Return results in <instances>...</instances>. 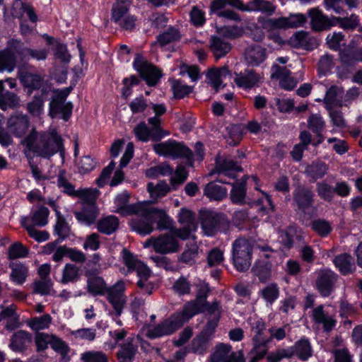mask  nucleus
<instances>
[{"instance_id": "nucleus-48", "label": "nucleus", "mask_w": 362, "mask_h": 362, "mask_svg": "<svg viewBox=\"0 0 362 362\" xmlns=\"http://www.w3.org/2000/svg\"><path fill=\"white\" fill-rule=\"evenodd\" d=\"M136 351V346L131 341L123 344L117 354L118 362H132Z\"/></svg>"}, {"instance_id": "nucleus-61", "label": "nucleus", "mask_w": 362, "mask_h": 362, "mask_svg": "<svg viewBox=\"0 0 362 362\" xmlns=\"http://www.w3.org/2000/svg\"><path fill=\"white\" fill-rule=\"evenodd\" d=\"M316 192L317 195L326 202H332L334 199V187L325 181L319 182L316 184Z\"/></svg>"}, {"instance_id": "nucleus-8", "label": "nucleus", "mask_w": 362, "mask_h": 362, "mask_svg": "<svg viewBox=\"0 0 362 362\" xmlns=\"http://www.w3.org/2000/svg\"><path fill=\"white\" fill-rule=\"evenodd\" d=\"M202 228L205 235L213 236L218 232L223 230L228 226V221L220 214L207 210L200 211Z\"/></svg>"}, {"instance_id": "nucleus-25", "label": "nucleus", "mask_w": 362, "mask_h": 362, "mask_svg": "<svg viewBox=\"0 0 362 362\" xmlns=\"http://www.w3.org/2000/svg\"><path fill=\"white\" fill-rule=\"evenodd\" d=\"M253 347L247 354L250 362H257L267 354L270 339H258L252 337Z\"/></svg>"}, {"instance_id": "nucleus-38", "label": "nucleus", "mask_w": 362, "mask_h": 362, "mask_svg": "<svg viewBox=\"0 0 362 362\" xmlns=\"http://www.w3.org/2000/svg\"><path fill=\"white\" fill-rule=\"evenodd\" d=\"M151 217L153 220V224L157 223V228L159 230L169 229L173 226V221L163 209L151 207Z\"/></svg>"}, {"instance_id": "nucleus-45", "label": "nucleus", "mask_w": 362, "mask_h": 362, "mask_svg": "<svg viewBox=\"0 0 362 362\" xmlns=\"http://www.w3.org/2000/svg\"><path fill=\"white\" fill-rule=\"evenodd\" d=\"M131 4L129 0H117L112 8V18L117 23L129 15L128 11Z\"/></svg>"}, {"instance_id": "nucleus-24", "label": "nucleus", "mask_w": 362, "mask_h": 362, "mask_svg": "<svg viewBox=\"0 0 362 362\" xmlns=\"http://www.w3.org/2000/svg\"><path fill=\"white\" fill-rule=\"evenodd\" d=\"M74 216L77 221L85 226H90L95 222L98 216V210L95 203H84L82 209L75 211Z\"/></svg>"}, {"instance_id": "nucleus-41", "label": "nucleus", "mask_w": 362, "mask_h": 362, "mask_svg": "<svg viewBox=\"0 0 362 362\" xmlns=\"http://www.w3.org/2000/svg\"><path fill=\"white\" fill-rule=\"evenodd\" d=\"M88 291L93 296H102L105 294L107 290L106 284L103 279L98 276L86 274Z\"/></svg>"}, {"instance_id": "nucleus-47", "label": "nucleus", "mask_w": 362, "mask_h": 362, "mask_svg": "<svg viewBox=\"0 0 362 362\" xmlns=\"http://www.w3.org/2000/svg\"><path fill=\"white\" fill-rule=\"evenodd\" d=\"M49 346L57 354L61 356L64 361H69L70 360L69 356L70 348L67 343L62 338L53 334Z\"/></svg>"}, {"instance_id": "nucleus-12", "label": "nucleus", "mask_w": 362, "mask_h": 362, "mask_svg": "<svg viewBox=\"0 0 362 362\" xmlns=\"http://www.w3.org/2000/svg\"><path fill=\"white\" fill-rule=\"evenodd\" d=\"M133 66L150 86H155L161 76L159 70L148 63L141 54H136Z\"/></svg>"}, {"instance_id": "nucleus-4", "label": "nucleus", "mask_w": 362, "mask_h": 362, "mask_svg": "<svg viewBox=\"0 0 362 362\" xmlns=\"http://www.w3.org/2000/svg\"><path fill=\"white\" fill-rule=\"evenodd\" d=\"M252 245L244 238L236 239L232 245V258L235 269L241 272L249 269L251 266Z\"/></svg>"}, {"instance_id": "nucleus-53", "label": "nucleus", "mask_w": 362, "mask_h": 362, "mask_svg": "<svg viewBox=\"0 0 362 362\" xmlns=\"http://www.w3.org/2000/svg\"><path fill=\"white\" fill-rule=\"evenodd\" d=\"M334 26L339 25L340 28L344 30H353L359 24L358 16L354 13L346 17L334 16Z\"/></svg>"}, {"instance_id": "nucleus-6", "label": "nucleus", "mask_w": 362, "mask_h": 362, "mask_svg": "<svg viewBox=\"0 0 362 362\" xmlns=\"http://www.w3.org/2000/svg\"><path fill=\"white\" fill-rule=\"evenodd\" d=\"M306 21V16L302 13H291L287 17L276 18H258V22L262 23V28L269 31L272 30L296 28L303 26Z\"/></svg>"}, {"instance_id": "nucleus-56", "label": "nucleus", "mask_w": 362, "mask_h": 362, "mask_svg": "<svg viewBox=\"0 0 362 362\" xmlns=\"http://www.w3.org/2000/svg\"><path fill=\"white\" fill-rule=\"evenodd\" d=\"M180 38V34L179 30L175 28H169L157 37V42L163 47L177 41Z\"/></svg>"}, {"instance_id": "nucleus-17", "label": "nucleus", "mask_w": 362, "mask_h": 362, "mask_svg": "<svg viewBox=\"0 0 362 362\" xmlns=\"http://www.w3.org/2000/svg\"><path fill=\"white\" fill-rule=\"evenodd\" d=\"M206 311L207 313V322L202 333L211 337L218 325L222 308L220 303L217 300H214L211 304L207 305Z\"/></svg>"}, {"instance_id": "nucleus-7", "label": "nucleus", "mask_w": 362, "mask_h": 362, "mask_svg": "<svg viewBox=\"0 0 362 362\" xmlns=\"http://www.w3.org/2000/svg\"><path fill=\"white\" fill-rule=\"evenodd\" d=\"M155 152L164 157L172 158H185L192 161V152L182 143L169 139L166 141L156 144L153 146Z\"/></svg>"}, {"instance_id": "nucleus-32", "label": "nucleus", "mask_w": 362, "mask_h": 362, "mask_svg": "<svg viewBox=\"0 0 362 362\" xmlns=\"http://www.w3.org/2000/svg\"><path fill=\"white\" fill-rule=\"evenodd\" d=\"M313 198V192L310 189L306 187H299L293 194V199L295 202L298 207L303 211L312 206L314 200Z\"/></svg>"}, {"instance_id": "nucleus-50", "label": "nucleus", "mask_w": 362, "mask_h": 362, "mask_svg": "<svg viewBox=\"0 0 362 362\" xmlns=\"http://www.w3.org/2000/svg\"><path fill=\"white\" fill-rule=\"evenodd\" d=\"M52 322V317L49 314H45L39 317L31 318L28 322V325L33 331L39 332L40 330L48 329Z\"/></svg>"}, {"instance_id": "nucleus-21", "label": "nucleus", "mask_w": 362, "mask_h": 362, "mask_svg": "<svg viewBox=\"0 0 362 362\" xmlns=\"http://www.w3.org/2000/svg\"><path fill=\"white\" fill-rule=\"evenodd\" d=\"M337 274L331 270L322 272L316 281L317 289L323 297H328L334 290Z\"/></svg>"}, {"instance_id": "nucleus-16", "label": "nucleus", "mask_w": 362, "mask_h": 362, "mask_svg": "<svg viewBox=\"0 0 362 362\" xmlns=\"http://www.w3.org/2000/svg\"><path fill=\"white\" fill-rule=\"evenodd\" d=\"M209 303H204L198 300H194L185 303L182 310L175 313L173 317L177 322H180V327L195 315L202 313L206 308Z\"/></svg>"}, {"instance_id": "nucleus-59", "label": "nucleus", "mask_w": 362, "mask_h": 362, "mask_svg": "<svg viewBox=\"0 0 362 362\" xmlns=\"http://www.w3.org/2000/svg\"><path fill=\"white\" fill-rule=\"evenodd\" d=\"M80 362H108V356L100 351H87L81 354Z\"/></svg>"}, {"instance_id": "nucleus-40", "label": "nucleus", "mask_w": 362, "mask_h": 362, "mask_svg": "<svg viewBox=\"0 0 362 362\" xmlns=\"http://www.w3.org/2000/svg\"><path fill=\"white\" fill-rule=\"evenodd\" d=\"M294 355H296L300 360L305 361L308 360L313 355V350L308 339L302 338L297 341L293 346H292Z\"/></svg>"}, {"instance_id": "nucleus-46", "label": "nucleus", "mask_w": 362, "mask_h": 362, "mask_svg": "<svg viewBox=\"0 0 362 362\" xmlns=\"http://www.w3.org/2000/svg\"><path fill=\"white\" fill-rule=\"evenodd\" d=\"M259 296L265 301L267 306L272 305L279 296V288L276 284H269L259 290Z\"/></svg>"}, {"instance_id": "nucleus-22", "label": "nucleus", "mask_w": 362, "mask_h": 362, "mask_svg": "<svg viewBox=\"0 0 362 362\" xmlns=\"http://www.w3.org/2000/svg\"><path fill=\"white\" fill-rule=\"evenodd\" d=\"M13 40L9 42L7 48L0 52V72L11 73L16 66V49L13 48Z\"/></svg>"}, {"instance_id": "nucleus-30", "label": "nucleus", "mask_w": 362, "mask_h": 362, "mask_svg": "<svg viewBox=\"0 0 362 362\" xmlns=\"http://www.w3.org/2000/svg\"><path fill=\"white\" fill-rule=\"evenodd\" d=\"M209 49L216 59L226 56L231 49L230 44L223 37L211 36L210 38Z\"/></svg>"}, {"instance_id": "nucleus-33", "label": "nucleus", "mask_w": 362, "mask_h": 362, "mask_svg": "<svg viewBox=\"0 0 362 362\" xmlns=\"http://www.w3.org/2000/svg\"><path fill=\"white\" fill-rule=\"evenodd\" d=\"M241 170L240 166L235 161L229 158H226L216 165V171L218 175L230 179H235L236 173Z\"/></svg>"}, {"instance_id": "nucleus-62", "label": "nucleus", "mask_w": 362, "mask_h": 362, "mask_svg": "<svg viewBox=\"0 0 362 362\" xmlns=\"http://www.w3.org/2000/svg\"><path fill=\"white\" fill-rule=\"evenodd\" d=\"M170 82L171 83V88L175 98H183L192 90V88L191 86L183 84L178 80L172 79Z\"/></svg>"}, {"instance_id": "nucleus-43", "label": "nucleus", "mask_w": 362, "mask_h": 362, "mask_svg": "<svg viewBox=\"0 0 362 362\" xmlns=\"http://www.w3.org/2000/svg\"><path fill=\"white\" fill-rule=\"evenodd\" d=\"M327 170L328 167L325 163L315 161L305 168V173L312 179L313 182H315L317 179L324 177L327 174Z\"/></svg>"}, {"instance_id": "nucleus-15", "label": "nucleus", "mask_w": 362, "mask_h": 362, "mask_svg": "<svg viewBox=\"0 0 362 362\" xmlns=\"http://www.w3.org/2000/svg\"><path fill=\"white\" fill-rule=\"evenodd\" d=\"M18 77L25 87L31 90H40L42 95H47L52 91L51 86L39 74L21 72Z\"/></svg>"}, {"instance_id": "nucleus-10", "label": "nucleus", "mask_w": 362, "mask_h": 362, "mask_svg": "<svg viewBox=\"0 0 362 362\" xmlns=\"http://www.w3.org/2000/svg\"><path fill=\"white\" fill-rule=\"evenodd\" d=\"M311 316L313 322L322 325L324 331L326 332H329L336 327V310L330 305H320L314 308Z\"/></svg>"}, {"instance_id": "nucleus-52", "label": "nucleus", "mask_w": 362, "mask_h": 362, "mask_svg": "<svg viewBox=\"0 0 362 362\" xmlns=\"http://www.w3.org/2000/svg\"><path fill=\"white\" fill-rule=\"evenodd\" d=\"M19 102V98L13 93L4 90L0 93V108L3 110L18 106Z\"/></svg>"}, {"instance_id": "nucleus-58", "label": "nucleus", "mask_w": 362, "mask_h": 362, "mask_svg": "<svg viewBox=\"0 0 362 362\" xmlns=\"http://www.w3.org/2000/svg\"><path fill=\"white\" fill-rule=\"evenodd\" d=\"M11 269V280L16 284H23L28 275V268L22 264H14Z\"/></svg>"}, {"instance_id": "nucleus-63", "label": "nucleus", "mask_w": 362, "mask_h": 362, "mask_svg": "<svg viewBox=\"0 0 362 362\" xmlns=\"http://www.w3.org/2000/svg\"><path fill=\"white\" fill-rule=\"evenodd\" d=\"M325 123L320 115L313 114L308 119V128L317 136L322 134L325 129Z\"/></svg>"}, {"instance_id": "nucleus-57", "label": "nucleus", "mask_w": 362, "mask_h": 362, "mask_svg": "<svg viewBox=\"0 0 362 362\" xmlns=\"http://www.w3.org/2000/svg\"><path fill=\"white\" fill-rule=\"evenodd\" d=\"M57 221L54 226V233L61 240L69 236L70 227L63 216L59 213L56 214Z\"/></svg>"}, {"instance_id": "nucleus-60", "label": "nucleus", "mask_w": 362, "mask_h": 362, "mask_svg": "<svg viewBox=\"0 0 362 362\" xmlns=\"http://www.w3.org/2000/svg\"><path fill=\"white\" fill-rule=\"evenodd\" d=\"M134 132L136 138L141 141L146 142L150 139L157 140V137L153 134L145 122H140L134 128Z\"/></svg>"}, {"instance_id": "nucleus-1", "label": "nucleus", "mask_w": 362, "mask_h": 362, "mask_svg": "<svg viewBox=\"0 0 362 362\" xmlns=\"http://www.w3.org/2000/svg\"><path fill=\"white\" fill-rule=\"evenodd\" d=\"M24 154L28 160L33 156L50 158L57 153L61 156L64 154L63 140L56 129L37 132L33 129L22 141Z\"/></svg>"}, {"instance_id": "nucleus-23", "label": "nucleus", "mask_w": 362, "mask_h": 362, "mask_svg": "<svg viewBox=\"0 0 362 362\" xmlns=\"http://www.w3.org/2000/svg\"><path fill=\"white\" fill-rule=\"evenodd\" d=\"M267 58V49L260 45H252L248 46L245 50V59L250 66H258Z\"/></svg>"}, {"instance_id": "nucleus-36", "label": "nucleus", "mask_w": 362, "mask_h": 362, "mask_svg": "<svg viewBox=\"0 0 362 362\" xmlns=\"http://www.w3.org/2000/svg\"><path fill=\"white\" fill-rule=\"evenodd\" d=\"M147 191L150 194L151 202L156 203L170 192V187L164 181H160L156 185L149 182L147 185Z\"/></svg>"}, {"instance_id": "nucleus-55", "label": "nucleus", "mask_w": 362, "mask_h": 362, "mask_svg": "<svg viewBox=\"0 0 362 362\" xmlns=\"http://www.w3.org/2000/svg\"><path fill=\"white\" fill-rule=\"evenodd\" d=\"M47 95H35L32 101L27 104L28 111L34 116H39L43 112L44 101Z\"/></svg>"}, {"instance_id": "nucleus-31", "label": "nucleus", "mask_w": 362, "mask_h": 362, "mask_svg": "<svg viewBox=\"0 0 362 362\" xmlns=\"http://www.w3.org/2000/svg\"><path fill=\"white\" fill-rule=\"evenodd\" d=\"M343 93L344 90L340 87L332 86L328 88L324 98L326 108L331 110L334 107H341L342 105Z\"/></svg>"}, {"instance_id": "nucleus-44", "label": "nucleus", "mask_w": 362, "mask_h": 362, "mask_svg": "<svg viewBox=\"0 0 362 362\" xmlns=\"http://www.w3.org/2000/svg\"><path fill=\"white\" fill-rule=\"evenodd\" d=\"M204 194L210 200L220 201L226 197L227 189L216 182H211L206 185Z\"/></svg>"}, {"instance_id": "nucleus-54", "label": "nucleus", "mask_w": 362, "mask_h": 362, "mask_svg": "<svg viewBox=\"0 0 362 362\" xmlns=\"http://www.w3.org/2000/svg\"><path fill=\"white\" fill-rule=\"evenodd\" d=\"M312 229L320 237H327L332 230L330 222L325 219H315L311 223Z\"/></svg>"}, {"instance_id": "nucleus-42", "label": "nucleus", "mask_w": 362, "mask_h": 362, "mask_svg": "<svg viewBox=\"0 0 362 362\" xmlns=\"http://www.w3.org/2000/svg\"><path fill=\"white\" fill-rule=\"evenodd\" d=\"M80 268L76 264L67 263L62 271L60 283L62 284L75 283L80 279Z\"/></svg>"}, {"instance_id": "nucleus-11", "label": "nucleus", "mask_w": 362, "mask_h": 362, "mask_svg": "<svg viewBox=\"0 0 362 362\" xmlns=\"http://www.w3.org/2000/svg\"><path fill=\"white\" fill-rule=\"evenodd\" d=\"M180 327V322H176L173 315L156 326L146 325L142 327L141 332L150 339H156L169 335Z\"/></svg>"}, {"instance_id": "nucleus-35", "label": "nucleus", "mask_w": 362, "mask_h": 362, "mask_svg": "<svg viewBox=\"0 0 362 362\" xmlns=\"http://www.w3.org/2000/svg\"><path fill=\"white\" fill-rule=\"evenodd\" d=\"M251 272L261 282H266L271 277L272 263L269 260L258 259L252 267Z\"/></svg>"}, {"instance_id": "nucleus-28", "label": "nucleus", "mask_w": 362, "mask_h": 362, "mask_svg": "<svg viewBox=\"0 0 362 362\" xmlns=\"http://www.w3.org/2000/svg\"><path fill=\"white\" fill-rule=\"evenodd\" d=\"M238 353L232 351L231 346L226 344H218L211 355V362H232Z\"/></svg>"}, {"instance_id": "nucleus-9", "label": "nucleus", "mask_w": 362, "mask_h": 362, "mask_svg": "<svg viewBox=\"0 0 362 362\" xmlns=\"http://www.w3.org/2000/svg\"><path fill=\"white\" fill-rule=\"evenodd\" d=\"M144 247H152L156 252L162 255L176 252L180 248L177 240L170 234L151 237L144 243Z\"/></svg>"}, {"instance_id": "nucleus-13", "label": "nucleus", "mask_w": 362, "mask_h": 362, "mask_svg": "<svg viewBox=\"0 0 362 362\" xmlns=\"http://www.w3.org/2000/svg\"><path fill=\"white\" fill-rule=\"evenodd\" d=\"M178 221L182 228L176 229L174 231L175 235L182 240L190 238L197 227L194 214L188 209H181L178 214Z\"/></svg>"}, {"instance_id": "nucleus-29", "label": "nucleus", "mask_w": 362, "mask_h": 362, "mask_svg": "<svg viewBox=\"0 0 362 362\" xmlns=\"http://www.w3.org/2000/svg\"><path fill=\"white\" fill-rule=\"evenodd\" d=\"M32 342V336L28 332L20 330L15 332L11 339L9 347L16 352H22Z\"/></svg>"}, {"instance_id": "nucleus-39", "label": "nucleus", "mask_w": 362, "mask_h": 362, "mask_svg": "<svg viewBox=\"0 0 362 362\" xmlns=\"http://www.w3.org/2000/svg\"><path fill=\"white\" fill-rule=\"evenodd\" d=\"M230 75V72L228 70V67L223 66L221 69H214L210 70L207 75L206 78L209 81V83L216 89L218 90L221 86H224L223 85V79L226 78L227 76Z\"/></svg>"}, {"instance_id": "nucleus-34", "label": "nucleus", "mask_w": 362, "mask_h": 362, "mask_svg": "<svg viewBox=\"0 0 362 362\" xmlns=\"http://www.w3.org/2000/svg\"><path fill=\"white\" fill-rule=\"evenodd\" d=\"M333 263L342 275L352 273L355 269L354 258L348 253H343L336 256Z\"/></svg>"}, {"instance_id": "nucleus-27", "label": "nucleus", "mask_w": 362, "mask_h": 362, "mask_svg": "<svg viewBox=\"0 0 362 362\" xmlns=\"http://www.w3.org/2000/svg\"><path fill=\"white\" fill-rule=\"evenodd\" d=\"M73 105L70 103H65V100L53 98L49 103V115L54 117L61 114L62 118L67 121L71 115Z\"/></svg>"}, {"instance_id": "nucleus-18", "label": "nucleus", "mask_w": 362, "mask_h": 362, "mask_svg": "<svg viewBox=\"0 0 362 362\" xmlns=\"http://www.w3.org/2000/svg\"><path fill=\"white\" fill-rule=\"evenodd\" d=\"M13 48L16 52L23 59H35L37 61H45L49 53L46 48L35 49L26 47L21 40H13Z\"/></svg>"}, {"instance_id": "nucleus-20", "label": "nucleus", "mask_w": 362, "mask_h": 362, "mask_svg": "<svg viewBox=\"0 0 362 362\" xmlns=\"http://www.w3.org/2000/svg\"><path fill=\"white\" fill-rule=\"evenodd\" d=\"M262 76L252 69H246L240 74H235L234 82L237 86L244 88L250 89L259 86L262 82Z\"/></svg>"}, {"instance_id": "nucleus-64", "label": "nucleus", "mask_w": 362, "mask_h": 362, "mask_svg": "<svg viewBox=\"0 0 362 362\" xmlns=\"http://www.w3.org/2000/svg\"><path fill=\"white\" fill-rule=\"evenodd\" d=\"M294 356L292 346L276 350L267 356L268 362H279L283 358H290Z\"/></svg>"}, {"instance_id": "nucleus-2", "label": "nucleus", "mask_w": 362, "mask_h": 362, "mask_svg": "<svg viewBox=\"0 0 362 362\" xmlns=\"http://www.w3.org/2000/svg\"><path fill=\"white\" fill-rule=\"evenodd\" d=\"M122 259L129 272H136L139 277L137 286L141 293L151 295L153 293L154 284L150 279L151 277L150 269L125 249L122 250Z\"/></svg>"}, {"instance_id": "nucleus-19", "label": "nucleus", "mask_w": 362, "mask_h": 362, "mask_svg": "<svg viewBox=\"0 0 362 362\" xmlns=\"http://www.w3.org/2000/svg\"><path fill=\"white\" fill-rule=\"evenodd\" d=\"M49 214V209L44 206L33 208L29 216L21 217V223L22 226H25V223H28L31 226L43 227L48 223Z\"/></svg>"}, {"instance_id": "nucleus-37", "label": "nucleus", "mask_w": 362, "mask_h": 362, "mask_svg": "<svg viewBox=\"0 0 362 362\" xmlns=\"http://www.w3.org/2000/svg\"><path fill=\"white\" fill-rule=\"evenodd\" d=\"M119 224L117 217L110 215L100 218L97 222L96 228L100 233L109 235L117 230Z\"/></svg>"}, {"instance_id": "nucleus-26", "label": "nucleus", "mask_w": 362, "mask_h": 362, "mask_svg": "<svg viewBox=\"0 0 362 362\" xmlns=\"http://www.w3.org/2000/svg\"><path fill=\"white\" fill-rule=\"evenodd\" d=\"M29 126L28 117L23 114L12 115L8 120V128L18 137L22 136Z\"/></svg>"}, {"instance_id": "nucleus-14", "label": "nucleus", "mask_w": 362, "mask_h": 362, "mask_svg": "<svg viewBox=\"0 0 362 362\" xmlns=\"http://www.w3.org/2000/svg\"><path fill=\"white\" fill-rule=\"evenodd\" d=\"M308 16L310 18V28L315 32L327 30L334 26V16H328L317 7L310 8Z\"/></svg>"}, {"instance_id": "nucleus-5", "label": "nucleus", "mask_w": 362, "mask_h": 362, "mask_svg": "<svg viewBox=\"0 0 362 362\" xmlns=\"http://www.w3.org/2000/svg\"><path fill=\"white\" fill-rule=\"evenodd\" d=\"M254 8H250L240 0H214L211 4V11H218L226 6H230L243 11H261L272 14L275 11V6L266 0H253Z\"/></svg>"}, {"instance_id": "nucleus-3", "label": "nucleus", "mask_w": 362, "mask_h": 362, "mask_svg": "<svg viewBox=\"0 0 362 362\" xmlns=\"http://www.w3.org/2000/svg\"><path fill=\"white\" fill-rule=\"evenodd\" d=\"M126 209L127 213H132L136 216L129 222L133 230L143 235H148L153 231L154 225L151 207H147L144 204L138 203Z\"/></svg>"}, {"instance_id": "nucleus-51", "label": "nucleus", "mask_w": 362, "mask_h": 362, "mask_svg": "<svg viewBox=\"0 0 362 362\" xmlns=\"http://www.w3.org/2000/svg\"><path fill=\"white\" fill-rule=\"evenodd\" d=\"M233 188L230 192V199L233 203L243 204L245 198V181L242 180L232 184Z\"/></svg>"}, {"instance_id": "nucleus-49", "label": "nucleus", "mask_w": 362, "mask_h": 362, "mask_svg": "<svg viewBox=\"0 0 362 362\" xmlns=\"http://www.w3.org/2000/svg\"><path fill=\"white\" fill-rule=\"evenodd\" d=\"M210 337L201 332L191 343L190 349L192 352L197 354H204L209 347Z\"/></svg>"}]
</instances>
